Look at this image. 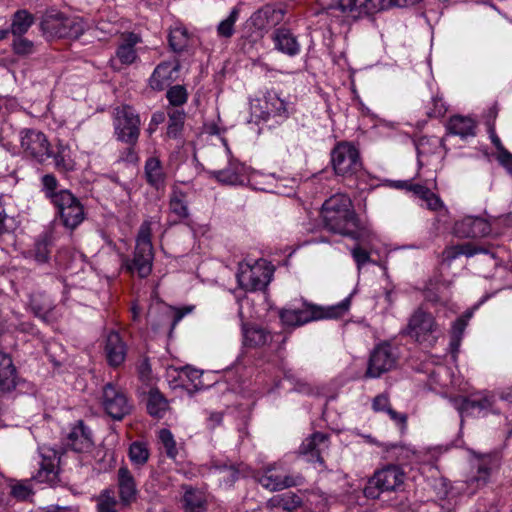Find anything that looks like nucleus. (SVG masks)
I'll return each instance as SVG.
<instances>
[{"label":"nucleus","instance_id":"f257e3e1","mask_svg":"<svg viewBox=\"0 0 512 512\" xmlns=\"http://www.w3.org/2000/svg\"><path fill=\"white\" fill-rule=\"evenodd\" d=\"M325 229L357 242H368L373 236L370 226L356 214L350 197L337 193L328 198L321 208Z\"/></svg>","mask_w":512,"mask_h":512},{"label":"nucleus","instance_id":"f03ea898","mask_svg":"<svg viewBox=\"0 0 512 512\" xmlns=\"http://www.w3.org/2000/svg\"><path fill=\"white\" fill-rule=\"evenodd\" d=\"M322 13L332 16L331 24H340L346 16L353 18L377 13L391 6L390 0H317Z\"/></svg>","mask_w":512,"mask_h":512},{"label":"nucleus","instance_id":"7ed1b4c3","mask_svg":"<svg viewBox=\"0 0 512 512\" xmlns=\"http://www.w3.org/2000/svg\"><path fill=\"white\" fill-rule=\"evenodd\" d=\"M151 221L145 220L139 228L133 259L126 258L123 266L130 273H137L139 277L145 278L152 271L154 253L151 242Z\"/></svg>","mask_w":512,"mask_h":512},{"label":"nucleus","instance_id":"20e7f679","mask_svg":"<svg viewBox=\"0 0 512 512\" xmlns=\"http://www.w3.org/2000/svg\"><path fill=\"white\" fill-rule=\"evenodd\" d=\"M194 309V305L175 307L159 301L151 304L147 313V321L155 332L161 331L171 336L177 324L186 315L191 314Z\"/></svg>","mask_w":512,"mask_h":512},{"label":"nucleus","instance_id":"39448f33","mask_svg":"<svg viewBox=\"0 0 512 512\" xmlns=\"http://www.w3.org/2000/svg\"><path fill=\"white\" fill-rule=\"evenodd\" d=\"M273 267L264 259L254 263L247 261L239 263L236 275L240 288L248 292L264 290L273 276Z\"/></svg>","mask_w":512,"mask_h":512},{"label":"nucleus","instance_id":"423d86ee","mask_svg":"<svg viewBox=\"0 0 512 512\" xmlns=\"http://www.w3.org/2000/svg\"><path fill=\"white\" fill-rule=\"evenodd\" d=\"M405 333L427 347H433L441 335L434 316L422 308H418L411 315Z\"/></svg>","mask_w":512,"mask_h":512},{"label":"nucleus","instance_id":"0eeeda50","mask_svg":"<svg viewBox=\"0 0 512 512\" xmlns=\"http://www.w3.org/2000/svg\"><path fill=\"white\" fill-rule=\"evenodd\" d=\"M331 164L336 175L351 177L362 169L359 149L348 141L338 142L330 153Z\"/></svg>","mask_w":512,"mask_h":512},{"label":"nucleus","instance_id":"6e6552de","mask_svg":"<svg viewBox=\"0 0 512 512\" xmlns=\"http://www.w3.org/2000/svg\"><path fill=\"white\" fill-rule=\"evenodd\" d=\"M140 117L129 105L118 106L113 112L116 138L128 145H135L140 135Z\"/></svg>","mask_w":512,"mask_h":512},{"label":"nucleus","instance_id":"1a4fd4ad","mask_svg":"<svg viewBox=\"0 0 512 512\" xmlns=\"http://www.w3.org/2000/svg\"><path fill=\"white\" fill-rule=\"evenodd\" d=\"M497 461L494 457L483 456L477 459V474L465 482H457L447 492L445 497L453 498L456 494L473 495L478 489L486 485L490 475L497 468Z\"/></svg>","mask_w":512,"mask_h":512},{"label":"nucleus","instance_id":"9d476101","mask_svg":"<svg viewBox=\"0 0 512 512\" xmlns=\"http://www.w3.org/2000/svg\"><path fill=\"white\" fill-rule=\"evenodd\" d=\"M454 407L459 412L461 422L468 415H486L488 413H498V397L492 392H482L472 395L470 398L458 397L452 400Z\"/></svg>","mask_w":512,"mask_h":512},{"label":"nucleus","instance_id":"9b49d317","mask_svg":"<svg viewBox=\"0 0 512 512\" xmlns=\"http://www.w3.org/2000/svg\"><path fill=\"white\" fill-rule=\"evenodd\" d=\"M20 148L25 157L45 163L50 156V142L47 136L37 129L24 128L19 132Z\"/></svg>","mask_w":512,"mask_h":512},{"label":"nucleus","instance_id":"f8f14e48","mask_svg":"<svg viewBox=\"0 0 512 512\" xmlns=\"http://www.w3.org/2000/svg\"><path fill=\"white\" fill-rule=\"evenodd\" d=\"M53 206L63 226L69 230L77 228L85 219L84 207L70 191L64 193Z\"/></svg>","mask_w":512,"mask_h":512},{"label":"nucleus","instance_id":"ddd939ff","mask_svg":"<svg viewBox=\"0 0 512 512\" xmlns=\"http://www.w3.org/2000/svg\"><path fill=\"white\" fill-rule=\"evenodd\" d=\"M39 469L33 479L39 483L55 485L59 481L60 454L54 448L42 445L38 447Z\"/></svg>","mask_w":512,"mask_h":512},{"label":"nucleus","instance_id":"4468645a","mask_svg":"<svg viewBox=\"0 0 512 512\" xmlns=\"http://www.w3.org/2000/svg\"><path fill=\"white\" fill-rule=\"evenodd\" d=\"M298 476L288 474L285 464L280 461L264 468L262 475L258 477L259 483L270 491H277L295 486L299 483Z\"/></svg>","mask_w":512,"mask_h":512},{"label":"nucleus","instance_id":"2eb2a0df","mask_svg":"<svg viewBox=\"0 0 512 512\" xmlns=\"http://www.w3.org/2000/svg\"><path fill=\"white\" fill-rule=\"evenodd\" d=\"M286 15L283 7L273 4H266L256 10L247 20V26L254 28L257 37H263V34L270 28L280 24Z\"/></svg>","mask_w":512,"mask_h":512},{"label":"nucleus","instance_id":"dca6fc26","mask_svg":"<svg viewBox=\"0 0 512 512\" xmlns=\"http://www.w3.org/2000/svg\"><path fill=\"white\" fill-rule=\"evenodd\" d=\"M453 232L460 238L486 237L491 234L492 226L487 218L469 215L455 222Z\"/></svg>","mask_w":512,"mask_h":512},{"label":"nucleus","instance_id":"f3484780","mask_svg":"<svg viewBox=\"0 0 512 512\" xmlns=\"http://www.w3.org/2000/svg\"><path fill=\"white\" fill-rule=\"evenodd\" d=\"M102 406L115 420H121L131 409L125 394L112 384H107L103 389Z\"/></svg>","mask_w":512,"mask_h":512},{"label":"nucleus","instance_id":"a211bd4d","mask_svg":"<svg viewBox=\"0 0 512 512\" xmlns=\"http://www.w3.org/2000/svg\"><path fill=\"white\" fill-rule=\"evenodd\" d=\"M329 448V438L321 432L307 437L299 447V454L310 463L323 464V454Z\"/></svg>","mask_w":512,"mask_h":512},{"label":"nucleus","instance_id":"6ab92c4d","mask_svg":"<svg viewBox=\"0 0 512 512\" xmlns=\"http://www.w3.org/2000/svg\"><path fill=\"white\" fill-rule=\"evenodd\" d=\"M425 372L429 374L431 385H439L442 388L451 387L461 392L468 391V382L449 367L438 365L431 371L425 369Z\"/></svg>","mask_w":512,"mask_h":512},{"label":"nucleus","instance_id":"aec40b11","mask_svg":"<svg viewBox=\"0 0 512 512\" xmlns=\"http://www.w3.org/2000/svg\"><path fill=\"white\" fill-rule=\"evenodd\" d=\"M405 481V472L396 465L387 466L375 473V485L382 491L398 490Z\"/></svg>","mask_w":512,"mask_h":512},{"label":"nucleus","instance_id":"412c9836","mask_svg":"<svg viewBox=\"0 0 512 512\" xmlns=\"http://www.w3.org/2000/svg\"><path fill=\"white\" fill-rule=\"evenodd\" d=\"M209 175L221 184L241 185L245 181V166L235 159H230L226 168L209 171Z\"/></svg>","mask_w":512,"mask_h":512},{"label":"nucleus","instance_id":"4be33fe9","mask_svg":"<svg viewBox=\"0 0 512 512\" xmlns=\"http://www.w3.org/2000/svg\"><path fill=\"white\" fill-rule=\"evenodd\" d=\"M272 41L277 51L289 56L294 57L301 51V45L297 37L288 28H277L272 34Z\"/></svg>","mask_w":512,"mask_h":512},{"label":"nucleus","instance_id":"5701e85b","mask_svg":"<svg viewBox=\"0 0 512 512\" xmlns=\"http://www.w3.org/2000/svg\"><path fill=\"white\" fill-rule=\"evenodd\" d=\"M263 120L270 117L287 119L289 116L288 103L282 99L276 91H268L263 98L261 105Z\"/></svg>","mask_w":512,"mask_h":512},{"label":"nucleus","instance_id":"b1692460","mask_svg":"<svg viewBox=\"0 0 512 512\" xmlns=\"http://www.w3.org/2000/svg\"><path fill=\"white\" fill-rule=\"evenodd\" d=\"M280 319L287 326H301L317 320L315 305H304L302 308H285L280 312Z\"/></svg>","mask_w":512,"mask_h":512},{"label":"nucleus","instance_id":"393cba45","mask_svg":"<svg viewBox=\"0 0 512 512\" xmlns=\"http://www.w3.org/2000/svg\"><path fill=\"white\" fill-rule=\"evenodd\" d=\"M178 64L174 62L160 63L153 71L149 85L153 90L161 91L168 86L178 72Z\"/></svg>","mask_w":512,"mask_h":512},{"label":"nucleus","instance_id":"a878e982","mask_svg":"<svg viewBox=\"0 0 512 512\" xmlns=\"http://www.w3.org/2000/svg\"><path fill=\"white\" fill-rule=\"evenodd\" d=\"M144 175L146 182L156 190L164 189L167 174L164 171L162 162L158 157L152 156L145 161Z\"/></svg>","mask_w":512,"mask_h":512},{"label":"nucleus","instance_id":"bb28decb","mask_svg":"<svg viewBox=\"0 0 512 512\" xmlns=\"http://www.w3.org/2000/svg\"><path fill=\"white\" fill-rule=\"evenodd\" d=\"M68 445L76 452H85L92 448L91 431L82 421L75 424L68 434Z\"/></svg>","mask_w":512,"mask_h":512},{"label":"nucleus","instance_id":"cd10ccee","mask_svg":"<svg viewBox=\"0 0 512 512\" xmlns=\"http://www.w3.org/2000/svg\"><path fill=\"white\" fill-rule=\"evenodd\" d=\"M52 158L56 170L59 172L68 173L74 171L76 168V162L72 157V151L69 145L64 144L62 141H58L55 146V150L50 146V156Z\"/></svg>","mask_w":512,"mask_h":512},{"label":"nucleus","instance_id":"c85d7f7f","mask_svg":"<svg viewBox=\"0 0 512 512\" xmlns=\"http://www.w3.org/2000/svg\"><path fill=\"white\" fill-rule=\"evenodd\" d=\"M141 42L139 35L129 33L125 35L122 42L116 49L115 56L122 65H131L138 59L137 50L135 46Z\"/></svg>","mask_w":512,"mask_h":512},{"label":"nucleus","instance_id":"c756f323","mask_svg":"<svg viewBox=\"0 0 512 512\" xmlns=\"http://www.w3.org/2000/svg\"><path fill=\"white\" fill-rule=\"evenodd\" d=\"M19 378L10 354H0V391L11 392L18 384Z\"/></svg>","mask_w":512,"mask_h":512},{"label":"nucleus","instance_id":"7c9ffc66","mask_svg":"<svg viewBox=\"0 0 512 512\" xmlns=\"http://www.w3.org/2000/svg\"><path fill=\"white\" fill-rule=\"evenodd\" d=\"M118 490L121 502L128 505L135 501L137 488L134 477L127 467H120L118 470Z\"/></svg>","mask_w":512,"mask_h":512},{"label":"nucleus","instance_id":"2f4dec72","mask_svg":"<svg viewBox=\"0 0 512 512\" xmlns=\"http://www.w3.org/2000/svg\"><path fill=\"white\" fill-rule=\"evenodd\" d=\"M188 194L179 186H172L169 195V212L176 218L177 221L187 219L190 215L188 202Z\"/></svg>","mask_w":512,"mask_h":512},{"label":"nucleus","instance_id":"473e14b6","mask_svg":"<svg viewBox=\"0 0 512 512\" xmlns=\"http://www.w3.org/2000/svg\"><path fill=\"white\" fill-rule=\"evenodd\" d=\"M476 308L477 306H475L473 309L465 311L452 323L449 340L450 352H457L459 350L461 341L463 339L464 331L468 325V322L472 318L474 310Z\"/></svg>","mask_w":512,"mask_h":512},{"label":"nucleus","instance_id":"72a5a7b5","mask_svg":"<svg viewBox=\"0 0 512 512\" xmlns=\"http://www.w3.org/2000/svg\"><path fill=\"white\" fill-rule=\"evenodd\" d=\"M211 470L213 473L219 475L220 484L230 486L239 475H246L244 466L241 464L235 467L233 464H228L221 460H213Z\"/></svg>","mask_w":512,"mask_h":512},{"label":"nucleus","instance_id":"f704fd0d","mask_svg":"<svg viewBox=\"0 0 512 512\" xmlns=\"http://www.w3.org/2000/svg\"><path fill=\"white\" fill-rule=\"evenodd\" d=\"M446 128L450 134L465 139L475 136L476 123L470 117L455 115L449 119Z\"/></svg>","mask_w":512,"mask_h":512},{"label":"nucleus","instance_id":"c9c22d12","mask_svg":"<svg viewBox=\"0 0 512 512\" xmlns=\"http://www.w3.org/2000/svg\"><path fill=\"white\" fill-rule=\"evenodd\" d=\"M301 505V498L292 493L275 495L267 502L271 512H292Z\"/></svg>","mask_w":512,"mask_h":512},{"label":"nucleus","instance_id":"e433bc0d","mask_svg":"<svg viewBox=\"0 0 512 512\" xmlns=\"http://www.w3.org/2000/svg\"><path fill=\"white\" fill-rule=\"evenodd\" d=\"M395 361L394 354H371L366 374L368 377L377 378L389 371L394 366Z\"/></svg>","mask_w":512,"mask_h":512},{"label":"nucleus","instance_id":"4c0bfd02","mask_svg":"<svg viewBox=\"0 0 512 512\" xmlns=\"http://www.w3.org/2000/svg\"><path fill=\"white\" fill-rule=\"evenodd\" d=\"M208 502V495L199 489L188 487L183 496L185 512H204Z\"/></svg>","mask_w":512,"mask_h":512},{"label":"nucleus","instance_id":"58836bf2","mask_svg":"<svg viewBox=\"0 0 512 512\" xmlns=\"http://www.w3.org/2000/svg\"><path fill=\"white\" fill-rule=\"evenodd\" d=\"M352 293L337 304L330 306L315 305V313L317 320L321 319H338L343 317L350 309Z\"/></svg>","mask_w":512,"mask_h":512},{"label":"nucleus","instance_id":"ea45409f","mask_svg":"<svg viewBox=\"0 0 512 512\" xmlns=\"http://www.w3.org/2000/svg\"><path fill=\"white\" fill-rule=\"evenodd\" d=\"M270 339V334L263 328L243 326V344L250 349L260 348Z\"/></svg>","mask_w":512,"mask_h":512},{"label":"nucleus","instance_id":"a19ab883","mask_svg":"<svg viewBox=\"0 0 512 512\" xmlns=\"http://www.w3.org/2000/svg\"><path fill=\"white\" fill-rule=\"evenodd\" d=\"M86 24L80 17H65L60 23L58 33L61 37L77 39L85 31Z\"/></svg>","mask_w":512,"mask_h":512},{"label":"nucleus","instance_id":"79ce46f5","mask_svg":"<svg viewBox=\"0 0 512 512\" xmlns=\"http://www.w3.org/2000/svg\"><path fill=\"white\" fill-rule=\"evenodd\" d=\"M479 253L490 254L492 258H495L494 252H489L484 247L476 246L471 243L454 245L445 250L446 258L449 260H454L461 255L472 257Z\"/></svg>","mask_w":512,"mask_h":512},{"label":"nucleus","instance_id":"37998d69","mask_svg":"<svg viewBox=\"0 0 512 512\" xmlns=\"http://www.w3.org/2000/svg\"><path fill=\"white\" fill-rule=\"evenodd\" d=\"M41 191L52 204L64 193L69 192L67 189H59V182L53 174H45L41 177Z\"/></svg>","mask_w":512,"mask_h":512},{"label":"nucleus","instance_id":"c03bdc74","mask_svg":"<svg viewBox=\"0 0 512 512\" xmlns=\"http://www.w3.org/2000/svg\"><path fill=\"white\" fill-rule=\"evenodd\" d=\"M150 456L148 444L144 441H134L130 444L128 457L132 465L135 467L144 466Z\"/></svg>","mask_w":512,"mask_h":512},{"label":"nucleus","instance_id":"a18cd8bd","mask_svg":"<svg viewBox=\"0 0 512 512\" xmlns=\"http://www.w3.org/2000/svg\"><path fill=\"white\" fill-rule=\"evenodd\" d=\"M372 407L376 412L387 413L390 419L398 425H404L406 423V416L396 412L390 407L389 398L385 394L376 396L373 400Z\"/></svg>","mask_w":512,"mask_h":512},{"label":"nucleus","instance_id":"49530a36","mask_svg":"<svg viewBox=\"0 0 512 512\" xmlns=\"http://www.w3.org/2000/svg\"><path fill=\"white\" fill-rule=\"evenodd\" d=\"M168 409V402L158 390H151L148 396L147 410L155 418H163Z\"/></svg>","mask_w":512,"mask_h":512},{"label":"nucleus","instance_id":"de8ad7c7","mask_svg":"<svg viewBox=\"0 0 512 512\" xmlns=\"http://www.w3.org/2000/svg\"><path fill=\"white\" fill-rule=\"evenodd\" d=\"M186 114L183 109L180 108H173L168 110V127H167V136L169 138H177L180 136L184 121H185Z\"/></svg>","mask_w":512,"mask_h":512},{"label":"nucleus","instance_id":"09e8293b","mask_svg":"<svg viewBox=\"0 0 512 512\" xmlns=\"http://www.w3.org/2000/svg\"><path fill=\"white\" fill-rule=\"evenodd\" d=\"M168 42L170 48L174 52H182L186 49L189 43V34L185 27L175 26L170 29L168 35Z\"/></svg>","mask_w":512,"mask_h":512},{"label":"nucleus","instance_id":"8fccbe9b","mask_svg":"<svg viewBox=\"0 0 512 512\" xmlns=\"http://www.w3.org/2000/svg\"><path fill=\"white\" fill-rule=\"evenodd\" d=\"M34 22L33 16L26 10L17 11L12 19L11 33L14 36L25 34Z\"/></svg>","mask_w":512,"mask_h":512},{"label":"nucleus","instance_id":"3c124183","mask_svg":"<svg viewBox=\"0 0 512 512\" xmlns=\"http://www.w3.org/2000/svg\"><path fill=\"white\" fill-rule=\"evenodd\" d=\"M240 15V8L239 6H235L231 9L229 15L219 22L217 25L216 31L217 35L220 38H231L234 35L235 29V23L239 19Z\"/></svg>","mask_w":512,"mask_h":512},{"label":"nucleus","instance_id":"603ef678","mask_svg":"<svg viewBox=\"0 0 512 512\" xmlns=\"http://www.w3.org/2000/svg\"><path fill=\"white\" fill-rule=\"evenodd\" d=\"M180 375L185 376L195 390H202L210 386L204 380L205 372L191 366H185L180 369Z\"/></svg>","mask_w":512,"mask_h":512},{"label":"nucleus","instance_id":"864d4df0","mask_svg":"<svg viewBox=\"0 0 512 512\" xmlns=\"http://www.w3.org/2000/svg\"><path fill=\"white\" fill-rule=\"evenodd\" d=\"M51 237L45 233L39 236L33 249V257L38 263H46L50 255Z\"/></svg>","mask_w":512,"mask_h":512},{"label":"nucleus","instance_id":"5fc2aeb1","mask_svg":"<svg viewBox=\"0 0 512 512\" xmlns=\"http://www.w3.org/2000/svg\"><path fill=\"white\" fill-rule=\"evenodd\" d=\"M158 439L163 448L165 449L166 455L171 459H175L178 454V449L176 441L171 431L165 428L161 429L158 432Z\"/></svg>","mask_w":512,"mask_h":512},{"label":"nucleus","instance_id":"6e6d98bb","mask_svg":"<svg viewBox=\"0 0 512 512\" xmlns=\"http://www.w3.org/2000/svg\"><path fill=\"white\" fill-rule=\"evenodd\" d=\"M9 487L11 496L18 501L27 500L32 495V488L28 481L11 480Z\"/></svg>","mask_w":512,"mask_h":512},{"label":"nucleus","instance_id":"4d7b16f0","mask_svg":"<svg viewBox=\"0 0 512 512\" xmlns=\"http://www.w3.org/2000/svg\"><path fill=\"white\" fill-rule=\"evenodd\" d=\"M166 97L170 105L179 108L188 100V93L184 86L174 85L167 90Z\"/></svg>","mask_w":512,"mask_h":512},{"label":"nucleus","instance_id":"13d9d810","mask_svg":"<svg viewBox=\"0 0 512 512\" xmlns=\"http://www.w3.org/2000/svg\"><path fill=\"white\" fill-rule=\"evenodd\" d=\"M117 500L110 490L103 491L97 499L99 512H118L116 510Z\"/></svg>","mask_w":512,"mask_h":512},{"label":"nucleus","instance_id":"bf43d9fd","mask_svg":"<svg viewBox=\"0 0 512 512\" xmlns=\"http://www.w3.org/2000/svg\"><path fill=\"white\" fill-rule=\"evenodd\" d=\"M126 346L120 334L110 331L106 338L105 352H125Z\"/></svg>","mask_w":512,"mask_h":512},{"label":"nucleus","instance_id":"052dcab7","mask_svg":"<svg viewBox=\"0 0 512 512\" xmlns=\"http://www.w3.org/2000/svg\"><path fill=\"white\" fill-rule=\"evenodd\" d=\"M447 112V106L443 99L439 96H434L431 99L430 106L427 110V115L433 118L443 117Z\"/></svg>","mask_w":512,"mask_h":512},{"label":"nucleus","instance_id":"680f3d73","mask_svg":"<svg viewBox=\"0 0 512 512\" xmlns=\"http://www.w3.org/2000/svg\"><path fill=\"white\" fill-rule=\"evenodd\" d=\"M308 501L313 509V512H325L329 504V498L322 493L310 494Z\"/></svg>","mask_w":512,"mask_h":512},{"label":"nucleus","instance_id":"e2e57ef3","mask_svg":"<svg viewBox=\"0 0 512 512\" xmlns=\"http://www.w3.org/2000/svg\"><path fill=\"white\" fill-rule=\"evenodd\" d=\"M351 255L359 269L371 261L369 252L359 245L351 249Z\"/></svg>","mask_w":512,"mask_h":512},{"label":"nucleus","instance_id":"0e129e2a","mask_svg":"<svg viewBox=\"0 0 512 512\" xmlns=\"http://www.w3.org/2000/svg\"><path fill=\"white\" fill-rule=\"evenodd\" d=\"M16 37L13 41L14 52L19 55L30 54L33 50V43L25 38H21V36Z\"/></svg>","mask_w":512,"mask_h":512},{"label":"nucleus","instance_id":"69168bd1","mask_svg":"<svg viewBox=\"0 0 512 512\" xmlns=\"http://www.w3.org/2000/svg\"><path fill=\"white\" fill-rule=\"evenodd\" d=\"M423 201L425 202L426 208L431 211H438L444 208L443 201L437 194L433 193L432 191L427 195V197Z\"/></svg>","mask_w":512,"mask_h":512},{"label":"nucleus","instance_id":"338daca9","mask_svg":"<svg viewBox=\"0 0 512 512\" xmlns=\"http://www.w3.org/2000/svg\"><path fill=\"white\" fill-rule=\"evenodd\" d=\"M405 187L413 192L417 197H419L421 200H424L427 195L431 192V190L422 184H413L410 182H404Z\"/></svg>","mask_w":512,"mask_h":512},{"label":"nucleus","instance_id":"774afa93","mask_svg":"<svg viewBox=\"0 0 512 512\" xmlns=\"http://www.w3.org/2000/svg\"><path fill=\"white\" fill-rule=\"evenodd\" d=\"M497 160L512 175V153L508 150H503L500 155H497Z\"/></svg>","mask_w":512,"mask_h":512}]
</instances>
